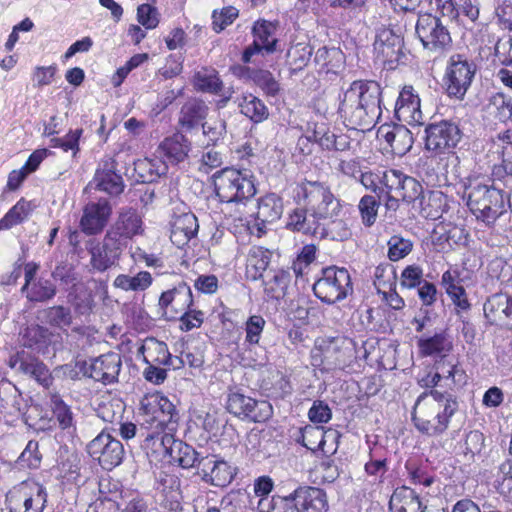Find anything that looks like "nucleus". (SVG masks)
Segmentation results:
<instances>
[{"label": "nucleus", "instance_id": "nucleus-8", "mask_svg": "<svg viewBox=\"0 0 512 512\" xmlns=\"http://www.w3.org/2000/svg\"><path fill=\"white\" fill-rule=\"evenodd\" d=\"M474 74L473 64L469 63L463 56H451L444 76L448 96L462 99L471 85Z\"/></svg>", "mask_w": 512, "mask_h": 512}, {"label": "nucleus", "instance_id": "nucleus-28", "mask_svg": "<svg viewBox=\"0 0 512 512\" xmlns=\"http://www.w3.org/2000/svg\"><path fill=\"white\" fill-rule=\"evenodd\" d=\"M134 170L142 182H153L167 173L168 165L160 157L143 158L134 162Z\"/></svg>", "mask_w": 512, "mask_h": 512}, {"label": "nucleus", "instance_id": "nucleus-18", "mask_svg": "<svg viewBox=\"0 0 512 512\" xmlns=\"http://www.w3.org/2000/svg\"><path fill=\"white\" fill-rule=\"evenodd\" d=\"M395 116L399 121L411 126L423 123L420 98L412 86H404L400 91L395 105Z\"/></svg>", "mask_w": 512, "mask_h": 512}, {"label": "nucleus", "instance_id": "nucleus-38", "mask_svg": "<svg viewBox=\"0 0 512 512\" xmlns=\"http://www.w3.org/2000/svg\"><path fill=\"white\" fill-rule=\"evenodd\" d=\"M344 55L339 48L321 47L316 51L315 62L327 72L339 68L343 62Z\"/></svg>", "mask_w": 512, "mask_h": 512}, {"label": "nucleus", "instance_id": "nucleus-17", "mask_svg": "<svg viewBox=\"0 0 512 512\" xmlns=\"http://www.w3.org/2000/svg\"><path fill=\"white\" fill-rule=\"evenodd\" d=\"M198 474L206 483L216 487H225L233 480L235 470L226 461L207 456L199 460Z\"/></svg>", "mask_w": 512, "mask_h": 512}, {"label": "nucleus", "instance_id": "nucleus-25", "mask_svg": "<svg viewBox=\"0 0 512 512\" xmlns=\"http://www.w3.org/2000/svg\"><path fill=\"white\" fill-rule=\"evenodd\" d=\"M485 317L491 323L512 320V296L497 293L487 299L483 307Z\"/></svg>", "mask_w": 512, "mask_h": 512}, {"label": "nucleus", "instance_id": "nucleus-64", "mask_svg": "<svg viewBox=\"0 0 512 512\" xmlns=\"http://www.w3.org/2000/svg\"><path fill=\"white\" fill-rule=\"evenodd\" d=\"M495 15L499 25L506 30L512 31V3L504 0L495 9Z\"/></svg>", "mask_w": 512, "mask_h": 512}, {"label": "nucleus", "instance_id": "nucleus-14", "mask_svg": "<svg viewBox=\"0 0 512 512\" xmlns=\"http://www.w3.org/2000/svg\"><path fill=\"white\" fill-rule=\"evenodd\" d=\"M175 407L161 393L145 395L140 402V413L146 423L162 428L171 422Z\"/></svg>", "mask_w": 512, "mask_h": 512}, {"label": "nucleus", "instance_id": "nucleus-63", "mask_svg": "<svg viewBox=\"0 0 512 512\" xmlns=\"http://www.w3.org/2000/svg\"><path fill=\"white\" fill-rule=\"evenodd\" d=\"M331 416V409L323 401H315L308 412V417L313 423H327Z\"/></svg>", "mask_w": 512, "mask_h": 512}, {"label": "nucleus", "instance_id": "nucleus-60", "mask_svg": "<svg viewBox=\"0 0 512 512\" xmlns=\"http://www.w3.org/2000/svg\"><path fill=\"white\" fill-rule=\"evenodd\" d=\"M383 180V171L376 173L372 171H368L365 173H361L360 182L361 184L368 190L376 193L379 198L384 194V185L382 184Z\"/></svg>", "mask_w": 512, "mask_h": 512}, {"label": "nucleus", "instance_id": "nucleus-29", "mask_svg": "<svg viewBox=\"0 0 512 512\" xmlns=\"http://www.w3.org/2000/svg\"><path fill=\"white\" fill-rule=\"evenodd\" d=\"M271 252L260 246L250 249L246 263V277L251 280H258L269 266Z\"/></svg>", "mask_w": 512, "mask_h": 512}, {"label": "nucleus", "instance_id": "nucleus-62", "mask_svg": "<svg viewBox=\"0 0 512 512\" xmlns=\"http://www.w3.org/2000/svg\"><path fill=\"white\" fill-rule=\"evenodd\" d=\"M43 317L53 325H68L71 320L70 312L62 306L51 307L42 312Z\"/></svg>", "mask_w": 512, "mask_h": 512}, {"label": "nucleus", "instance_id": "nucleus-51", "mask_svg": "<svg viewBox=\"0 0 512 512\" xmlns=\"http://www.w3.org/2000/svg\"><path fill=\"white\" fill-rule=\"evenodd\" d=\"M496 108V117L503 123H512V97L504 93H497L493 97Z\"/></svg>", "mask_w": 512, "mask_h": 512}, {"label": "nucleus", "instance_id": "nucleus-56", "mask_svg": "<svg viewBox=\"0 0 512 512\" xmlns=\"http://www.w3.org/2000/svg\"><path fill=\"white\" fill-rule=\"evenodd\" d=\"M137 20L146 29H154L159 24L158 11L149 4H142L137 8Z\"/></svg>", "mask_w": 512, "mask_h": 512}, {"label": "nucleus", "instance_id": "nucleus-9", "mask_svg": "<svg viewBox=\"0 0 512 512\" xmlns=\"http://www.w3.org/2000/svg\"><path fill=\"white\" fill-rule=\"evenodd\" d=\"M226 406L236 417L258 423L265 422L273 413L269 402L258 401L239 392L228 395Z\"/></svg>", "mask_w": 512, "mask_h": 512}, {"label": "nucleus", "instance_id": "nucleus-54", "mask_svg": "<svg viewBox=\"0 0 512 512\" xmlns=\"http://www.w3.org/2000/svg\"><path fill=\"white\" fill-rule=\"evenodd\" d=\"M268 512H301L298 498L294 496V492L284 497H273Z\"/></svg>", "mask_w": 512, "mask_h": 512}, {"label": "nucleus", "instance_id": "nucleus-52", "mask_svg": "<svg viewBox=\"0 0 512 512\" xmlns=\"http://www.w3.org/2000/svg\"><path fill=\"white\" fill-rule=\"evenodd\" d=\"M51 407L61 428L66 429L72 425V412L57 395H51Z\"/></svg>", "mask_w": 512, "mask_h": 512}, {"label": "nucleus", "instance_id": "nucleus-7", "mask_svg": "<svg viewBox=\"0 0 512 512\" xmlns=\"http://www.w3.org/2000/svg\"><path fill=\"white\" fill-rule=\"evenodd\" d=\"M415 31L423 47L432 53L442 55L451 48L452 38L448 29L430 13L419 14Z\"/></svg>", "mask_w": 512, "mask_h": 512}, {"label": "nucleus", "instance_id": "nucleus-6", "mask_svg": "<svg viewBox=\"0 0 512 512\" xmlns=\"http://www.w3.org/2000/svg\"><path fill=\"white\" fill-rule=\"evenodd\" d=\"M316 297L322 302L333 304L352 293L350 274L345 268L327 267L313 285Z\"/></svg>", "mask_w": 512, "mask_h": 512}, {"label": "nucleus", "instance_id": "nucleus-13", "mask_svg": "<svg viewBox=\"0 0 512 512\" xmlns=\"http://www.w3.org/2000/svg\"><path fill=\"white\" fill-rule=\"evenodd\" d=\"M403 40L393 29L380 27L377 29L373 50L375 59L388 69H394L400 59Z\"/></svg>", "mask_w": 512, "mask_h": 512}, {"label": "nucleus", "instance_id": "nucleus-3", "mask_svg": "<svg viewBox=\"0 0 512 512\" xmlns=\"http://www.w3.org/2000/svg\"><path fill=\"white\" fill-rule=\"evenodd\" d=\"M462 198L477 220L494 222L505 210L504 193L485 176H469L462 183Z\"/></svg>", "mask_w": 512, "mask_h": 512}, {"label": "nucleus", "instance_id": "nucleus-41", "mask_svg": "<svg viewBox=\"0 0 512 512\" xmlns=\"http://www.w3.org/2000/svg\"><path fill=\"white\" fill-rule=\"evenodd\" d=\"M494 486L501 495L512 501V462H503L499 466Z\"/></svg>", "mask_w": 512, "mask_h": 512}, {"label": "nucleus", "instance_id": "nucleus-19", "mask_svg": "<svg viewBox=\"0 0 512 512\" xmlns=\"http://www.w3.org/2000/svg\"><path fill=\"white\" fill-rule=\"evenodd\" d=\"M488 157L497 169L512 175V128L498 133L488 143Z\"/></svg>", "mask_w": 512, "mask_h": 512}, {"label": "nucleus", "instance_id": "nucleus-24", "mask_svg": "<svg viewBox=\"0 0 512 512\" xmlns=\"http://www.w3.org/2000/svg\"><path fill=\"white\" fill-rule=\"evenodd\" d=\"M301 512H326L328 502L326 493L317 487L303 486L294 490Z\"/></svg>", "mask_w": 512, "mask_h": 512}, {"label": "nucleus", "instance_id": "nucleus-26", "mask_svg": "<svg viewBox=\"0 0 512 512\" xmlns=\"http://www.w3.org/2000/svg\"><path fill=\"white\" fill-rule=\"evenodd\" d=\"M389 507L392 512H426L415 491L402 486L394 490L391 495Z\"/></svg>", "mask_w": 512, "mask_h": 512}, {"label": "nucleus", "instance_id": "nucleus-30", "mask_svg": "<svg viewBox=\"0 0 512 512\" xmlns=\"http://www.w3.org/2000/svg\"><path fill=\"white\" fill-rule=\"evenodd\" d=\"M138 353L143 355L147 364L170 365L171 354L167 345L154 338L146 339Z\"/></svg>", "mask_w": 512, "mask_h": 512}, {"label": "nucleus", "instance_id": "nucleus-53", "mask_svg": "<svg viewBox=\"0 0 512 512\" xmlns=\"http://www.w3.org/2000/svg\"><path fill=\"white\" fill-rule=\"evenodd\" d=\"M199 226H172L171 242L178 248L185 246L198 233Z\"/></svg>", "mask_w": 512, "mask_h": 512}, {"label": "nucleus", "instance_id": "nucleus-11", "mask_svg": "<svg viewBox=\"0 0 512 512\" xmlns=\"http://www.w3.org/2000/svg\"><path fill=\"white\" fill-rule=\"evenodd\" d=\"M88 452L105 470L120 465L125 453L122 443L105 432L100 433L89 443Z\"/></svg>", "mask_w": 512, "mask_h": 512}, {"label": "nucleus", "instance_id": "nucleus-59", "mask_svg": "<svg viewBox=\"0 0 512 512\" xmlns=\"http://www.w3.org/2000/svg\"><path fill=\"white\" fill-rule=\"evenodd\" d=\"M433 370L439 373L440 379L451 380L455 383V375L458 372L457 364L448 356L441 357L433 365Z\"/></svg>", "mask_w": 512, "mask_h": 512}, {"label": "nucleus", "instance_id": "nucleus-35", "mask_svg": "<svg viewBox=\"0 0 512 512\" xmlns=\"http://www.w3.org/2000/svg\"><path fill=\"white\" fill-rule=\"evenodd\" d=\"M119 257L116 247L108 246L103 243L102 246H96L91 249V265L94 269L103 272L113 266Z\"/></svg>", "mask_w": 512, "mask_h": 512}, {"label": "nucleus", "instance_id": "nucleus-20", "mask_svg": "<svg viewBox=\"0 0 512 512\" xmlns=\"http://www.w3.org/2000/svg\"><path fill=\"white\" fill-rule=\"evenodd\" d=\"M355 342L345 336H337L329 339L323 352L324 359L333 368H343L355 358Z\"/></svg>", "mask_w": 512, "mask_h": 512}, {"label": "nucleus", "instance_id": "nucleus-21", "mask_svg": "<svg viewBox=\"0 0 512 512\" xmlns=\"http://www.w3.org/2000/svg\"><path fill=\"white\" fill-rule=\"evenodd\" d=\"M192 303L191 289L184 282L163 292L159 298V307L163 310L164 314H167L168 310L175 314L182 313L188 310Z\"/></svg>", "mask_w": 512, "mask_h": 512}, {"label": "nucleus", "instance_id": "nucleus-34", "mask_svg": "<svg viewBox=\"0 0 512 512\" xmlns=\"http://www.w3.org/2000/svg\"><path fill=\"white\" fill-rule=\"evenodd\" d=\"M289 281V272L284 270L270 271L264 280V291L268 297L280 299L284 297Z\"/></svg>", "mask_w": 512, "mask_h": 512}, {"label": "nucleus", "instance_id": "nucleus-49", "mask_svg": "<svg viewBox=\"0 0 512 512\" xmlns=\"http://www.w3.org/2000/svg\"><path fill=\"white\" fill-rule=\"evenodd\" d=\"M238 17V10L233 6L224 7L220 11L214 10L212 14V28L219 33L233 23Z\"/></svg>", "mask_w": 512, "mask_h": 512}, {"label": "nucleus", "instance_id": "nucleus-36", "mask_svg": "<svg viewBox=\"0 0 512 512\" xmlns=\"http://www.w3.org/2000/svg\"><path fill=\"white\" fill-rule=\"evenodd\" d=\"M152 284V276L147 271H141L135 276L118 275L114 286L124 291H144Z\"/></svg>", "mask_w": 512, "mask_h": 512}, {"label": "nucleus", "instance_id": "nucleus-42", "mask_svg": "<svg viewBox=\"0 0 512 512\" xmlns=\"http://www.w3.org/2000/svg\"><path fill=\"white\" fill-rule=\"evenodd\" d=\"M250 78L267 96H276L280 91L279 83L267 70L252 71Z\"/></svg>", "mask_w": 512, "mask_h": 512}, {"label": "nucleus", "instance_id": "nucleus-55", "mask_svg": "<svg viewBox=\"0 0 512 512\" xmlns=\"http://www.w3.org/2000/svg\"><path fill=\"white\" fill-rule=\"evenodd\" d=\"M358 207L362 220L366 222V224H373L376 220L379 207V203L375 197L371 195L363 196Z\"/></svg>", "mask_w": 512, "mask_h": 512}, {"label": "nucleus", "instance_id": "nucleus-45", "mask_svg": "<svg viewBox=\"0 0 512 512\" xmlns=\"http://www.w3.org/2000/svg\"><path fill=\"white\" fill-rule=\"evenodd\" d=\"M175 456H171V459L177 461L183 468L193 467L196 463L199 464L198 453L194 448L188 444L181 443L175 444Z\"/></svg>", "mask_w": 512, "mask_h": 512}, {"label": "nucleus", "instance_id": "nucleus-1", "mask_svg": "<svg viewBox=\"0 0 512 512\" xmlns=\"http://www.w3.org/2000/svg\"><path fill=\"white\" fill-rule=\"evenodd\" d=\"M381 87L375 81H354L344 92L339 112L354 129L369 130L381 116Z\"/></svg>", "mask_w": 512, "mask_h": 512}, {"label": "nucleus", "instance_id": "nucleus-58", "mask_svg": "<svg viewBox=\"0 0 512 512\" xmlns=\"http://www.w3.org/2000/svg\"><path fill=\"white\" fill-rule=\"evenodd\" d=\"M265 326V320L259 315L251 316L246 322V342L249 344H258L261 333Z\"/></svg>", "mask_w": 512, "mask_h": 512}, {"label": "nucleus", "instance_id": "nucleus-61", "mask_svg": "<svg viewBox=\"0 0 512 512\" xmlns=\"http://www.w3.org/2000/svg\"><path fill=\"white\" fill-rule=\"evenodd\" d=\"M32 172V154H30L19 170H13L9 173L7 181V189L14 191L20 187L28 174Z\"/></svg>", "mask_w": 512, "mask_h": 512}, {"label": "nucleus", "instance_id": "nucleus-5", "mask_svg": "<svg viewBox=\"0 0 512 512\" xmlns=\"http://www.w3.org/2000/svg\"><path fill=\"white\" fill-rule=\"evenodd\" d=\"M214 190L221 202H242L256 193L254 182L246 172L224 168L213 174Z\"/></svg>", "mask_w": 512, "mask_h": 512}, {"label": "nucleus", "instance_id": "nucleus-46", "mask_svg": "<svg viewBox=\"0 0 512 512\" xmlns=\"http://www.w3.org/2000/svg\"><path fill=\"white\" fill-rule=\"evenodd\" d=\"M312 55V49L310 46L298 43L292 46L288 52L287 57L290 65L294 67V69H302L309 62Z\"/></svg>", "mask_w": 512, "mask_h": 512}, {"label": "nucleus", "instance_id": "nucleus-4", "mask_svg": "<svg viewBox=\"0 0 512 512\" xmlns=\"http://www.w3.org/2000/svg\"><path fill=\"white\" fill-rule=\"evenodd\" d=\"M296 196L305 200L306 209L297 208L290 214L287 224H304L307 214L315 220H333L340 208L329 187L320 182L305 181L297 186Z\"/></svg>", "mask_w": 512, "mask_h": 512}, {"label": "nucleus", "instance_id": "nucleus-39", "mask_svg": "<svg viewBox=\"0 0 512 512\" xmlns=\"http://www.w3.org/2000/svg\"><path fill=\"white\" fill-rule=\"evenodd\" d=\"M10 368L17 372L32 375V345H26L11 355L8 361Z\"/></svg>", "mask_w": 512, "mask_h": 512}, {"label": "nucleus", "instance_id": "nucleus-16", "mask_svg": "<svg viewBox=\"0 0 512 512\" xmlns=\"http://www.w3.org/2000/svg\"><path fill=\"white\" fill-rule=\"evenodd\" d=\"M120 369L121 358L112 352L90 359L84 373L103 384H110L117 380Z\"/></svg>", "mask_w": 512, "mask_h": 512}, {"label": "nucleus", "instance_id": "nucleus-50", "mask_svg": "<svg viewBox=\"0 0 512 512\" xmlns=\"http://www.w3.org/2000/svg\"><path fill=\"white\" fill-rule=\"evenodd\" d=\"M83 134V129L70 130L62 138L52 139L53 147L61 148L63 151H72L75 156L79 152V141Z\"/></svg>", "mask_w": 512, "mask_h": 512}, {"label": "nucleus", "instance_id": "nucleus-15", "mask_svg": "<svg viewBox=\"0 0 512 512\" xmlns=\"http://www.w3.org/2000/svg\"><path fill=\"white\" fill-rule=\"evenodd\" d=\"M276 27L266 20L256 21L253 26L254 40L243 52L242 60L250 63L253 56L262 52L272 53L276 50L277 39L275 37Z\"/></svg>", "mask_w": 512, "mask_h": 512}, {"label": "nucleus", "instance_id": "nucleus-57", "mask_svg": "<svg viewBox=\"0 0 512 512\" xmlns=\"http://www.w3.org/2000/svg\"><path fill=\"white\" fill-rule=\"evenodd\" d=\"M413 145L412 133L403 125L398 126V132L394 143L392 144V150L398 155H404Z\"/></svg>", "mask_w": 512, "mask_h": 512}, {"label": "nucleus", "instance_id": "nucleus-40", "mask_svg": "<svg viewBox=\"0 0 512 512\" xmlns=\"http://www.w3.org/2000/svg\"><path fill=\"white\" fill-rule=\"evenodd\" d=\"M206 113L205 105L201 102H189L181 110L180 123L184 127L192 128L197 125Z\"/></svg>", "mask_w": 512, "mask_h": 512}, {"label": "nucleus", "instance_id": "nucleus-32", "mask_svg": "<svg viewBox=\"0 0 512 512\" xmlns=\"http://www.w3.org/2000/svg\"><path fill=\"white\" fill-rule=\"evenodd\" d=\"M111 215V204L108 200L101 198L84 207L80 224H107Z\"/></svg>", "mask_w": 512, "mask_h": 512}, {"label": "nucleus", "instance_id": "nucleus-48", "mask_svg": "<svg viewBox=\"0 0 512 512\" xmlns=\"http://www.w3.org/2000/svg\"><path fill=\"white\" fill-rule=\"evenodd\" d=\"M170 224H193L198 221L190 208L183 202H173L169 211Z\"/></svg>", "mask_w": 512, "mask_h": 512}, {"label": "nucleus", "instance_id": "nucleus-43", "mask_svg": "<svg viewBox=\"0 0 512 512\" xmlns=\"http://www.w3.org/2000/svg\"><path fill=\"white\" fill-rule=\"evenodd\" d=\"M197 89L210 93H218L222 87V81L215 71H200L194 77Z\"/></svg>", "mask_w": 512, "mask_h": 512}, {"label": "nucleus", "instance_id": "nucleus-23", "mask_svg": "<svg viewBox=\"0 0 512 512\" xmlns=\"http://www.w3.org/2000/svg\"><path fill=\"white\" fill-rule=\"evenodd\" d=\"M190 151V143L187 138L175 133L170 137H166L158 146L157 152L165 157L171 164H177L184 161Z\"/></svg>", "mask_w": 512, "mask_h": 512}, {"label": "nucleus", "instance_id": "nucleus-12", "mask_svg": "<svg viewBox=\"0 0 512 512\" xmlns=\"http://www.w3.org/2000/svg\"><path fill=\"white\" fill-rule=\"evenodd\" d=\"M384 194H394L403 201L413 202L423 193L422 184L412 176L397 169L383 171Z\"/></svg>", "mask_w": 512, "mask_h": 512}, {"label": "nucleus", "instance_id": "nucleus-22", "mask_svg": "<svg viewBox=\"0 0 512 512\" xmlns=\"http://www.w3.org/2000/svg\"><path fill=\"white\" fill-rule=\"evenodd\" d=\"M96 189L110 196L120 195L124 190L122 177L112 169L98 168L93 179L87 184L84 192Z\"/></svg>", "mask_w": 512, "mask_h": 512}, {"label": "nucleus", "instance_id": "nucleus-44", "mask_svg": "<svg viewBox=\"0 0 512 512\" xmlns=\"http://www.w3.org/2000/svg\"><path fill=\"white\" fill-rule=\"evenodd\" d=\"M388 257L391 261H398L408 255L413 243L400 235L392 236L388 241Z\"/></svg>", "mask_w": 512, "mask_h": 512}, {"label": "nucleus", "instance_id": "nucleus-10", "mask_svg": "<svg viewBox=\"0 0 512 512\" xmlns=\"http://www.w3.org/2000/svg\"><path fill=\"white\" fill-rule=\"evenodd\" d=\"M425 146L436 153L451 151L460 142L462 133L458 125L448 120L429 124L425 129Z\"/></svg>", "mask_w": 512, "mask_h": 512}, {"label": "nucleus", "instance_id": "nucleus-33", "mask_svg": "<svg viewBox=\"0 0 512 512\" xmlns=\"http://www.w3.org/2000/svg\"><path fill=\"white\" fill-rule=\"evenodd\" d=\"M282 213L281 200L275 194H270L260 200L256 215L259 224H272L280 219Z\"/></svg>", "mask_w": 512, "mask_h": 512}, {"label": "nucleus", "instance_id": "nucleus-37", "mask_svg": "<svg viewBox=\"0 0 512 512\" xmlns=\"http://www.w3.org/2000/svg\"><path fill=\"white\" fill-rule=\"evenodd\" d=\"M421 214L428 220H437L443 212L444 197L441 192L429 191L420 196Z\"/></svg>", "mask_w": 512, "mask_h": 512}, {"label": "nucleus", "instance_id": "nucleus-2", "mask_svg": "<svg viewBox=\"0 0 512 512\" xmlns=\"http://www.w3.org/2000/svg\"><path fill=\"white\" fill-rule=\"evenodd\" d=\"M456 410L457 402L451 394L432 389L418 396L412 420L420 433L439 436L447 430L450 418Z\"/></svg>", "mask_w": 512, "mask_h": 512}, {"label": "nucleus", "instance_id": "nucleus-31", "mask_svg": "<svg viewBox=\"0 0 512 512\" xmlns=\"http://www.w3.org/2000/svg\"><path fill=\"white\" fill-rule=\"evenodd\" d=\"M240 112L254 123H260L269 116V111L264 102L251 93L243 94L239 98Z\"/></svg>", "mask_w": 512, "mask_h": 512}, {"label": "nucleus", "instance_id": "nucleus-27", "mask_svg": "<svg viewBox=\"0 0 512 512\" xmlns=\"http://www.w3.org/2000/svg\"><path fill=\"white\" fill-rule=\"evenodd\" d=\"M417 344L422 356L446 357L453 349L452 339L445 331L430 337L420 338Z\"/></svg>", "mask_w": 512, "mask_h": 512}, {"label": "nucleus", "instance_id": "nucleus-47", "mask_svg": "<svg viewBox=\"0 0 512 512\" xmlns=\"http://www.w3.org/2000/svg\"><path fill=\"white\" fill-rule=\"evenodd\" d=\"M31 211V202L19 200L0 220V224H20L27 219Z\"/></svg>", "mask_w": 512, "mask_h": 512}]
</instances>
